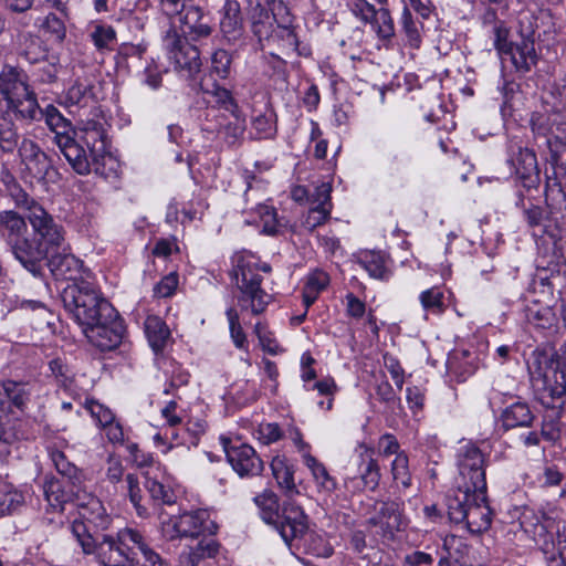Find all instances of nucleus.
Masks as SVG:
<instances>
[{
	"instance_id": "29",
	"label": "nucleus",
	"mask_w": 566,
	"mask_h": 566,
	"mask_svg": "<svg viewBox=\"0 0 566 566\" xmlns=\"http://www.w3.org/2000/svg\"><path fill=\"white\" fill-rule=\"evenodd\" d=\"M274 15L261 6L254 10L251 21V31L258 41L259 49L265 51L274 46L276 24Z\"/></svg>"
},
{
	"instance_id": "40",
	"label": "nucleus",
	"mask_w": 566,
	"mask_h": 566,
	"mask_svg": "<svg viewBox=\"0 0 566 566\" xmlns=\"http://www.w3.org/2000/svg\"><path fill=\"white\" fill-rule=\"evenodd\" d=\"M272 474L279 488L289 497L298 494L294 482L295 467L285 457H274L271 461Z\"/></svg>"
},
{
	"instance_id": "62",
	"label": "nucleus",
	"mask_w": 566,
	"mask_h": 566,
	"mask_svg": "<svg viewBox=\"0 0 566 566\" xmlns=\"http://www.w3.org/2000/svg\"><path fill=\"white\" fill-rule=\"evenodd\" d=\"M556 284L554 283V276H548L547 270L543 269L535 279L532 281L528 290L524 294V300L530 298L531 295H534L533 297L535 300H543L544 292L548 291L554 295Z\"/></svg>"
},
{
	"instance_id": "15",
	"label": "nucleus",
	"mask_w": 566,
	"mask_h": 566,
	"mask_svg": "<svg viewBox=\"0 0 566 566\" xmlns=\"http://www.w3.org/2000/svg\"><path fill=\"white\" fill-rule=\"evenodd\" d=\"M511 174L521 181L526 190L536 188L539 184V169L536 154L522 146H511L506 159Z\"/></svg>"
},
{
	"instance_id": "33",
	"label": "nucleus",
	"mask_w": 566,
	"mask_h": 566,
	"mask_svg": "<svg viewBox=\"0 0 566 566\" xmlns=\"http://www.w3.org/2000/svg\"><path fill=\"white\" fill-rule=\"evenodd\" d=\"M293 549L300 551L304 554L312 555L319 558L331 557L334 548L326 538L325 534L314 530L306 531L295 541Z\"/></svg>"
},
{
	"instance_id": "60",
	"label": "nucleus",
	"mask_w": 566,
	"mask_h": 566,
	"mask_svg": "<svg viewBox=\"0 0 566 566\" xmlns=\"http://www.w3.org/2000/svg\"><path fill=\"white\" fill-rule=\"evenodd\" d=\"M390 471L392 480L397 486H401L403 490L409 489L412 484L411 472L409 469V458L407 453L397 454L391 462Z\"/></svg>"
},
{
	"instance_id": "26",
	"label": "nucleus",
	"mask_w": 566,
	"mask_h": 566,
	"mask_svg": "<svg viewBox=\"0 0 566 566\" xmlns=\"http://www.w3.org/2000/svg\"><path fill=\"white\" fill-rule=\"evenodd\" d=\"M1 387L6 399L4 410L24 413L33 396V385L30 381L7 379L1 382Z\"/></svg>"
},
{
	"instance_id": "44",
	"label": "nucleus",
	"mask_w": 566,
	"mask_h": 566,
	"mask_svg": "<svg viewBox=\"0 0 566 566\" xmlns=\"http://www.w3.org/2000/svg\"><path fill=\"white\" fill-rule=\"evenodd\" d=\"M9 112L18 118L33 122L42 118V109L39 106L35 93L30 90L28 96L17 97L7 104Z\"/></svg>"
},
{
	"instance_id": "10",
	"label": "nucleus",
	"mask_w": 566,
	"mask_h": 566,
	"mask_svg": "<svg viewBox=\"0 0 566 566\" xmlns=\"http://www.w3.org/2000/svg\"><path fill=\"white\" fill-rule=\"evenodd\" d=\"M73 134L86 146L94 163H98L108 153L105 123L97 107L92 108L90 116L80 118Z\"/></svg>"
},
{
	"instance_id": "59",
	"label": "nucleus",
	"mask_w": 566,
	"mask_h": 566,
	"mask_svg": "<svg viewBox=\"0 0 566 566\" xmlns=\"http://www.w3.org/2000/svg\"><path fill=\"white\" fill-rule=\"evenodd\" d=\"M144 485L154 503L171 505L176 502L177 496L170 486L148 476Z\"/></svg>"
},
{
	"instance_id": "56",
	"label": "nucleus",
	"mask_w": 566,
	"mask_h": 566,
	"mask_svg": "<svg viewBox=\"0 0 566 566\" xmlns=\"http://www.w3.org/2000/svg\"><path fill=\"white\" fill-rule=\"evenodd\" d=\"M200 90L202 93L212 96L219 107L223 108L230 114L239 113L240 107L237 101L233 98L232 93L226 87L218 83H213L211 87H205L203 85H200Z\"/></svg>"
},
{
	"instance_id": "6",
	"label": "nucleus",
	"mask_w": 566,
	"mask_h": 566,
	"mask_svg": "<svg viewBox=\"0 0 566 566\" xmlns=\"http://www.w3.org/2000/svg\"><path fill=\"white\" fill-rule=\"evenodd\" d=\"M27 219L35 235V238H31V240L38 242L43 252L35 269L27 271L33 276H41L44 270V261L48 259L50 249L63 247L66 231L42 205L34 207L31 213H27Z\"/></svg>"
},
{
	"instance_id": "11",
	"label": "nucleus",
	"mask_w": 566,
	"mask_h": 566,
	"mask_svg": "<svg viewBox=\"0 0 566 566\" xmlns=\"http://www.w3.org/2000/svg\"><path fill=\"white\" fill-rule=\"evenodd\" d=\"M219 441L228 462L241 478L256 476L262 473L264 462L250 444L226 436H221Z\"/></svg>"
},
{
	"instance_id": "32",
	"label": "nucleus",
	"mask_w": 566,
	"mask_h": 566,
	"mask_svg": "<svg viewBox=\"0 0 566 566\" xmlns=\"http://www.w3.org/2000/svg\"><path fill=\"white\" fill-rule=\"evenodd\" d=\"M98 290L94 276L82 280L78 283H67L61 293L65 311L71 315L86 302V296L94 295Z\"/></svg>"
},
{
	"instance_id": "27",
	"label": "nucleus",
	"mask_w": 566,
	"mask_h": 566,
	"mask_svg": "<svg viewBox=\"0 0 566 566\" xmlns=\"http://www.w3.org/2000/svg\"><path fill=\"white\" fill-rule=\"evenodd\" d=\"M75 503L80 510L81 518L93 525L96 530L104 531L109 526L112 517L107 514L98 497L82 493L81 491Z\"/></svg>"
},
{
	"instance_id": "8",
	"label": "nucleus",
	"mask_w": 566,
	"mask_h": 566,
	"mask_svg": "<svg viewBox=\"0 0 566 566\" xmlns=\"http://www.w3.org/2000/svg\"><path fill=\"white\" fill-rule=\"evenodd\" d=\"M371 507L373 512H369L366 525L376 528L381 538L392 541L396 533L406 527L403 501L398 499L374 500Z\"/></svg>"
},
{
	"instance_id": "47",
	"label": "nucleus",
	"mask_w": 566,
	"mask_h": 566,
	"mask_svg": "<svg viewBox=\"0 0 566 566\" xmlns=\"http://www.w3.org/2000/svg\"><path fill=\"white\" fill-rule=\"evenodd\" d=\"M42 118H44L49 129L55 134V143L60 137H67L74 132L71 120L64 117L54 105H48L42 109Z\"/></svg>"
},
{
	"instance_id": "25",
	"label": "nucleus",
	"mask_w": 566,
	"mask_h": 566,
	"mask_svg": "<svg viewBox=\"0 0 566 566\" xmlns=\"http://www.w3.org/2000/svg\"><path fill=\"white\" fill-rule=\"evenodd\" d=\"M472 503L465 512L467 528L472 534H480L491 526L492 512L488 504L486 491L473 492Z\"/></svg>"
},
{
	"instance_id": "42",
	"label": "nucleus",
	"mask_w": 566,
	"mask_h": 566,
	"mask_svg": "<svg viewBox=\"0 0 566 566\" xmlns=\"http://www.w3.org/2000/svg\"><path fill=\"white\" fill-rule=\"evenodd\" d=\"M48 452L55 470L74 488H82L85 475L75 464H73L65 453L54 447H49Z\"/></svg>"
},
{
	"instance_id": "43",
	"label": "nucleus",
	"mask_w": 566,
	"mask_h": 566,
	"mask_svg": "<svg viewBox=\"0 0 566 566\" xmlns=\"http://www.w3.org/2000/svg\"><path fill=\"white\" fill-rule=\"evenodd\" d=\"M473 490L457 484V489L447 497L449 518L454 523H463L465 512L472 503Z\"/></svg>"
},
{
	"instance_id": "3",
	"label": "nucleus",
	"mask_w": 566,
	"mask_h": 566,
	"mask_svg": "<svg viewBox=\"0 0 566 566\" xmlns=\"http://www.w3.org/2000/svg\"><path fill=\"white\" fill-rule=\"evenodd\" d=\"M530 123L537 147L547 149L554 174L566 176V118L558 113H534Z\"/></svg>"
},
{
	"instance_id": "21",
	"label": "nucleus",
	"mask_w": 566,
	"mask_h": 566,
	"mask_svg": "<svg viewBox=\"0 0 566 566\" xmlns=\"http://www.w3.org/2000/svg\"><path fill=\"white\" fill-rule=\"evenodd\" d=\"M534 360L528 364L530 373L542 378L543 390L553 400L559 399L566 394V374L558 367L549 366L546 369L542 368V363H547L548 358L543 353H534Z\"/></svg>"
},
{
	"instance_id": "57",
	"label": "nucleus",
	"mask_w": 566,
	"mask_h": 566,
	"mask_svg": "<svg viewBox=\"0 0 566 566\" xmlns=\"http://www.w3.org/2000/svg\"><path fill=\"white\" fill-rule=\"evenodd\" d=\"M515 206L523 210V219L530 228H536L543 224L546 218L544 208L533 202L526 203L522 190L517 191Z\"/></svg>"
},
{
	"instance_id": "18",
	"label": "nucleus",
	"mask_w": 566,
	"mask_h": 566,
	"mask_svg": "<svg viewBox=\"0 0 566 566\" xmlns=\"http://www.w3.org/2000/svg\"><path fill=\"white\" fill-rule=\"evenodd\" d=\"M358 462H357V478H349L345 484L347 488H353L354 491H375L379 486L381 479L380 465L374 458V449L360 443L357 448Z\"/></svg>"
},
{
	"instance_id": "28",
	"label": "nucleus",
	"mask_w": 566,
	"mask_h": 566,
	"mask_svg": "<svg viewBox=\"0 0 566 566\" xmlns=\"http://www.w3.org/2000/svg\"><path fill=\"white\" fill-rule=\"evenodd\" d=\"M259 218V223L262 228L261 232L271 237L284 235L293 231V227L285 217H280L273 206L263 202L255 203L250 208Z\"/></svg>"
},
{
	"instance_id": "17",
	"label": "nucleus",
	"mask_w": 566,
	"mask_h": 566,
	"mask_svg": "<svg viewBox=\"0 0 566 566\" xmlns=\"http://www.w3.org/2000/svg\"><path fill=\"white\" fill-rule=\"evenodd\" d=\"M176 17L182 33L180 35L190 41L198 42L208 39L213 32L211 18L192 0L186 3Z\"/></svg>"
},
{
	"instance_id": "23",
	"label": "nucleus",
	"mask_w": 566,
	"mask_h": 566,
	"mask_svg": "<svg viewBox=\"0 0 566 566\" xmlns=\"http://www.w3.org/2000/svg\"><path fill=\"white\" fill-rule=\"evenodd\" d=\"M42 490L48 505L53 511L63 512L67 503L76 501L82 488L72 486L66 490L56 476L45 474L42 481Z\"/></svg>"
},
{
	"instance_id": "1",
	"label": "nucleus",
	"mask_w": 566,
	"mask_h": 566,
	"mask_svg": "<svg viewBox=\"0 0 566 566\" xmlns=\"http://www.w3.org/2000/svg\"><path fill=\"white\" fill-rule=\"evenodd\" d=\"M537 19L531 13L518 17L517 28L510 32L499 22L494 25V48L504 63L510 62L513 71L524 76L536 67L539 52L535 48Z\"/></svg>"
},
{
	"instance_id": "20",
	"label": "nucleus",
	"mask_w": 566,
	"mask_h": 566,
	"mask_svg": "<svg viewBox=\"0 0 566 566\" xmlns=\"http://www.w3.org/2000/svg\"><path fill=\"white\" fill-rule=\"evenodd\" d=\"M531 295L525 298L524 313L527 322L536 328L549 329L557 325L558 317L555 310L557 300L551 292H544L543 300L538 301Z\"/></svg>"
},
{
	"instance_id": "41",
	"label": "nucleus",
	"mask_w": 566,
	"mask_h": 566,
	"mask_svg": "<svg viewBox=\"0 0 566 566\" xmlns=\"http://www.w3.org/2000/svg\"><path fill=\"white\" fill-rule=\"evenodd\" d=\"M96 103L94 85L87 78H76L65 93V104L85 108Z\"/></svg>"
},
{
	"instance_id": "55",
	"label": "nucleus",
	"mask_w": 566,
	"mask_h": 566,
	"mask_svg": "<svg viewBox=\"0 0 566 566\" xmlns=\"http://www.w3.org/2000/svg\"><path fill=\"white\" fill-rule=\"evenodd\" d=\"M545 201L552 212H560L566 210V192L562 188L557 177L551 178L547 176L545 186Z\"/></svg>"
},
{
	"instance_id": "31",
	"label": "nucleus",
	"mask_w": 566,
	"mask_h": 566,
	"mask_svg": "<svg viewBox=\"0 0 566 566\" xmlns=\"http://www.w3.org/2000/svg\"><path fill=\"white\" fill-rule=\"evenodd\" d=\"M220 31L229 43H234L243 35V17L237 0H226L220 20Z\"/></svg>"
},
{
	"instance_id": "52",
	"label": "nucleus",
	"mask_w": 566,
	"mask_h": 566,
	"mask_svg": "<svg viewBox=\"0 0 566 566\" xmlns=\"http://www.w3.org/2000/svg\"><path fill=\"white\" fill-rule=\"evenodd\" d=\"M251 128L256 139L273 138L276 134V116L272 109H266L252 117Z\"/></svg>"
},
{
	"instance_id": "37",
	"label": "nucleus",
	"mask_w": 566,
	"mask_h": 566,
	"mask_svg": "<svg viewBox=\"0 0 566 566\" xmlns=\"http://www.w3.org/2000/svg\"><path fill=\"white\" fill-rule=\"evenodd\" d=\"M390 259L381 251L365 250L357 254V263L370 277L386 281L390 277Z\"/></svg>"
},
{
	"instance_id": "13",
	"label": "nucleus",
	"mask_w": 566,
	"mask_h": 566,
	"mask_svg": "<svg viewBox=\"0 0 566 566\" xmlns=\"http://www.w3.org/2000/svg\"><path fill=\"white\" fill-rule=\"evenodd\" d=\"M87 339L102 352H111L123 344L125 336L124 321L115 310L109 319H99L83 329Z\"/></svg>"
},
{
	"instance_id": "50",
	"label": "nucleus",
	"mask_w": 566,
	"mask_h": 566,
	"mask_svg": "<svg viewBox=\"0 0 566 566\" xmlns=\"http://www.w3.org/2000/svg\"><path fill=\"white\" fill-rule=\"evenodd\" d=\"M419 302L426 314L441 315L447 308L446 294L440 286H432L422 291L419 295Z\"/></svg>"
},
{
	"instance_id": "58",
	"label": "nucleus",
	"mask_w": 566,
	"mask_h": 566,
	"mask_svg": "<svg viewBox=\"0 0 566 566\" xmlns=\"http://www.w3.org/2000/svg\"><path fill=\"white\" fill-rule=\"evenodd\" d=\"M274 46L271 51L289 54L290 52L296 51L298 46L297 35L293 29L276 24V34L274 35Z\"/></svg>"
},
{
	"instance_id": "54",
	"label": "nucleus",
	"mask_w": 566,
	"mask_h": 566,
	"mask_svg": "<svg viewBox=\"0 0 566 566\" xmlns=\"http://www.w3.org/2000/svg\"><path fill=\"white\" fill-rule=\"evenodd\" d=\"M125 484H126L127 496H128L130 503L133 504V506L136 511V514L142 518L148 517L149 516V507H148L147 501H145L143 497L138 478L135 474L128 473L125 476Z\"/></svg>"
},
{
	"instance_id": "36",
	"label": "nucleus",
	"mask_w": 566,
	"mask_h": 566,
	"mask_svg": "<svg viewBox=\"0 0 566 566\" xmlns=\"http://www.w3.org/2000/svg\"><path fill=\"white\" fill-rule=\"evenodd\" d=\"M535 420V415L525 401H515L504 408L500 421L505 431L516 428H528Z\"/></svg>"
},
{
	"instance_id": "39",
	"label": "nucleus",
	"mask_w": 566,
	"mask_h": 566,
	"mask_svg": "<svg viewBox=\"0 0 566 566\" xmlns=\"http://www.w3.org/2000/svg\"><path fill=\"white\" fill-rule=\"evenodd\" d=\"M303 463L310 470L318 493L332 494L337 489L336 479L331 475L323 462L311 453L303 455Z\"/></svg>"
},
{
	"instance_id": "30",
	"label": "nucleus",
	"mask_w": 566,
	"mask_h": 566,
	"mask_svg": "<svg viewBox=\"0 0 566 566\" xmlns=\"http://www.w3.org/2000/svg\"><path fill=\"white\" fill-rule=\"evenodd\" d=\"M196 544L187 546L179 555L181 566H199L209 558H214L220 545L213 535H206L196 539Z\"/></svg>"
},
{
	"instance_id": "49",
	"label": "nucleus",
	"mask_w": 566,
	"mask_h": 566,
	"mask_svg": "<svg viewBox=\"0 0 566 566\" xmlns=\"http://www.w3.org/2000/svg\"><path fill=\"white\" fill-rule=\"evenodd\" d=\"M254 503L260 510L261 518L269 525L277 522L282 505L279 503L277 495L270 490H264L254 497Z\"/></svg>"
},
{
	"instance_id": "38",
	"label": "nucleus",
	"mask_w": 566,
	"mask_h": 566,
	"mask_svg": "<svg viewBox=\"0 0 566 566\" xmlns=\"http://www.w3.org/2000/svg\"><path fill=\"white\" fill-rule=\"evenodd\" d=\"M91 554H94L103 566H122L127 560L117 537L112 535H105L99 543L95 542Z\"/></svg>"
},
{
	"instance_id": "4",
	"label": "nucleus",
	"mask_w": 566,
	"mask_h": 566,
	"mask_svg": "<svg viewBox=\"0 0 566 566\" xmlns=\"http://www.w3.org/2000/svg\"><path fill=\"white\" fill-rule=\"evenodd\" d=\"M27 216L14 210L0 211V234L10 248L14 259L25 269H35L43 252L40 244L31 240Z\"/></svg>"
},
{
	"instance_id": "24",
	"label": "nucleus",
	"mask_w": 566,
	"mask_h": 566,
	"mask_svg": "<svg viewBox=\"0 0 566 566\" xmlns=\"http://www.w3.org/2000/svg\"><path fill=\"white\" fill-rule=\"evenodd\" d=\"M55 144L75 172L87 175L91 171V165L95 163L75 136L60 137Z\"/></svg>"
},
{
	"instance_id": "22",
	"label": "nucleus",
	"mask_w": 566,
	"mask_h": 566,
	"mask_svg": "<svg viewBox=\"0 0 566 566\" xmlns=\"http://www.w3.org/2000/svg\"><path fill=\"white\" fill-rule=\"evenodd\" d=\"M115 315V307L98 290L94 295L86 296V302L71 314L74 321L84 329L99 319H109Z\"/></svg>"
},
{
	"instance_id": "34",
	"label": "nucleus",
	"mask_w": 566,
	"mask_h": 566,
	"mask_svg": "<svg viewBox=\"0 0 566 566\" xmlns=\"http://www.w3.org/2000/svg\"><path fill=\"white\" fill-rule=\"evenodd\" d=\"M30 86L27 75L14 67H4L0 73V94L8 103L17 97L29 95Z\"/></svg>"
},
{
	"instance_id": "61",
	"label": "nucleus",
	"mask_w": 566,
	"mask_h": 566,
	"mask_svg": "<svg viewBox=\"0 0 566 566\" xmlns=\"http://www.w3.org/2000/svg\"><path fill=\"white\" fill-rule=\"evenodd\" d=\"M369 24L382 41H390L395 35V23L388 9L380 8L377 10L375 19Z\"/></svg>"
},
{
	"instance_id": "48",
	"label": "nucleus",
	"mask_w": 566,
	"mask_h": 566,
	"mask_svg": "<svg viewBox=\"0 0 566 566\" xmlns=\"http://www.w3.org/2000/svg\"><path fill=\"white\" fill-rule=\"evenodd\" d=\"M329 284V276L322 270H315L306 276L303 287V303L308 308Z\"/></svg>"
},
{
	"instance_id": "63",
	"label": "nucleus",
	"mask_w": 566,
	"mask_h": 566,
	"mask_svg": "<svg viewBox=\"0 0 566 566\" xmlns=\"http://www.w3.org/2000/svg\"><path fill=\"white\" fill-rule=\"evenodd\" d=\"M40 29L48 35L49 40L57 43L63 42L66 36L65 22L55 13H49L40 24Z\"/></svg>"
},
{
	"instance_id": "2",
	"label": "nucleus",
	"mask_w": 566,
	"mask_h": 566,
	"mask_svg": "<svg viewBox=\"0 0 566 566\" xmlns=\"http://www.w3.org/2000/svg\"><path fill=\"white\" fill-rule=\"evenodd\" d=\"M231 264L230 277L241 292L239 302L242 308H250L254 315L263 313L271 296L261 286V272L270 273L271 265L248 251L237 252L231 259Z\"/></svg>"
},
{
	"instance_id": "45",
	"label": "nucleus",
	"mask_w": 566,
	"mask_h": 566,
	"mask_svg": "<svg viewBox=\"0 0 566 566\" xmlns=\"http://www.w3.org/2000/svg\"><path fill=\"white\" fill-rule=\"evenodd\" d=\"M145 333L149 345L156 353L164 349L170 336V331L166 323L155 315H150L146 318Z\"/></svg>"
},
{
	"instance_id": "64",
	"label": "nucleus",
	"mask_w": 566,
	"mask_h": 566,
	"mask_svg": "<svg viewBox=\"0 0 566 566\" xmlns=\"http://www.w3.org/2000/svg\"><path fill=\"white\" fill-rule=\"evenodd\" d=\"M71 532L82 547L83 553L90 555L95 547V539L90 532L88 523L82 518L75 520L71 524Z\"/></svg>"
},
{
	"instance_id": "14",
	"label": "nucleus",
	"mask_w": 566,
	"mask_h": 566,
	"mask_svg": "<svg viewBox=\"0 0 566 566\" xmlns=\"http://www.w3.org/2000/svg\"><path fill=\"white\" fill-rule=\"evenodd\" d=\"M116 537L127 560H133L142 555L145 566H168L161 556L150 547L147 537L140 530L126 526L117 532Z\"/></svg>"
},
{
	"instance_id": "53",
	"label": "nucleus",
	"mask_w": 566,
	"mask_h": 566,
	"mask_svg": "<svg viewBox=\"0 0 566 566\" xmlns=\"http://www.w3.org/2000/svg\"><path fill=\"white\" fill-rule=\"evenodd\" d=\"M553 526L554 520L546 514L543 523H539L528 535L545 555L551 554L555 547Z\"/></svg>"
},
{
	"instance_id": "9",
	"label": "nucleus",
	"mask_w": 566,
	"mask_h": 566,
	"mask_svg": "<svg viewBox=\"0 0 566 566\" xmlns=\"http://www.w3.org/2000/svg\"><path fill=\"white\" fill-rule=\"evenodd\" d=\"M459 472L457 484L476 491H486L485 455L473 443L461 446L455 455Z\"/></svg>"
},
{
	"instance_id": "35",
	"label": "nucleus",
	"mask_w": 566,
	"mask_h": 566,
	"mask_svg": "<svg viewBox=\"0 0 566 566\" xmlns=\"http://www.w3.org/2000/svg\"><path fill=\"white\" fill-rule=\"evenodd\" d=\"M478 368V357L468 349L453 350L447 360V369L457 381L463 382L472 376Z\"/></svg>"
},
{
	"instance_id": "46",
	"label": "nucleus",
	"mask_w": 566,
	"mask_h": 566,
	"mask_svg": "<svg viewBox=\"0 0 566 566\" xmlns=\"http://www.w3.org/2000/svg\"><path fill=\"white\" fill-rule=\"evenodd\" d=\"M21 137L18 126L8 116L0 118V151L13 155L21 146Z\"/></svg>"
},
{
	"instance_id": "5",
	"label": "nucleus",
	"mask_w": 566,
	"mask_h": 566,
	"mask_svg": "<svg viewBox=\"0 0 566 566\" xmlns=\"http://www.w3.org/2000/svg\"><path fill=\"white\" fill-rule=\"evenodd\" d=\"M217 523L207 510L186 511L178 515H160L159 532L167 542L197 539L206 535H216Z\"/></svg>"
},
{
	"instance_id": "51",
	"label": "nucleus",
	"mask_w": 566,
	"mask_h": 566,
	"mask_svg": "<svg viewBox=\"0 0 566 566\" xmlns=\"http://www.w3.org/2000/svg\"><path fill=\"white\" fill-rule=\"evenodd\" d=\"M410 8L413 9L409 2L403 6L400 17V25L401 31L406 36L407 44L410 48L418 49L421 44L420 29L422 28V24L413 19Z\"/></svg>"
},
{
	"instance_id": "19",
	"label": "nucleus",
	"mask_w": 566,
	"mask_h": 566,
	"mask_svg": "<svg viewBox=\"0 0 566 566\" xmlns=\"http://www.w3.org/2000/svg\"><path fill=\"white\" fill-rule=\"evenodd\" d=\"M51 274L56 281L78 283L93 276V273L84 268L83 262L72 253H53L44 261Z\"/></svg>"
},
{
	"instance_id": "16",
	"label": "nucleus",
	"mask_w": 566,
	"mask_h": 566,
	"mask_svg": "<svg viewBox=\"0 0 566 566\" xmlns=\"http://www.w3.org/2000/svg\"><path fill=\"white\" fill-rule=\"evenodd\" d=\"M272 526L277 531L289 548L293 549L295 541L308 526L307 515L301 505L292 500H286L282 504L277 522H274Z\"/></svg>"
},
{
	"instance_id": "7",
	"label": "nucleus",
	"mask_w": 566,
	"mask_h": 566,
	"mask_svg": "<svg viewBox=\"0 0 566 566\" xmlns=\"http://www.w3.org/2000/svg\"><path fill=\"white\" fill-rule=\"evenodd\" d=\"M163 46L175 71L186 80H196L201 72L202 61L198 48L181 36L176 27L171 25L164 39Z\"/></svg>"
},
{
	"instance_id": "12",
	"label": "nucleus",
	"mask_w": 566,
	"mask_h": 566,
	"mask_svg": "<svg viewBox=\"0 0 566 566\" xmlns=\"http://www.w3.org/2000/svg\"><path fill=\"white\" fill-rule=\"evenodd\" d=\"M18 158L24 178L42 182L54 172L51 157L31 138H22Z\"/></svg>"
}]
</instances>
